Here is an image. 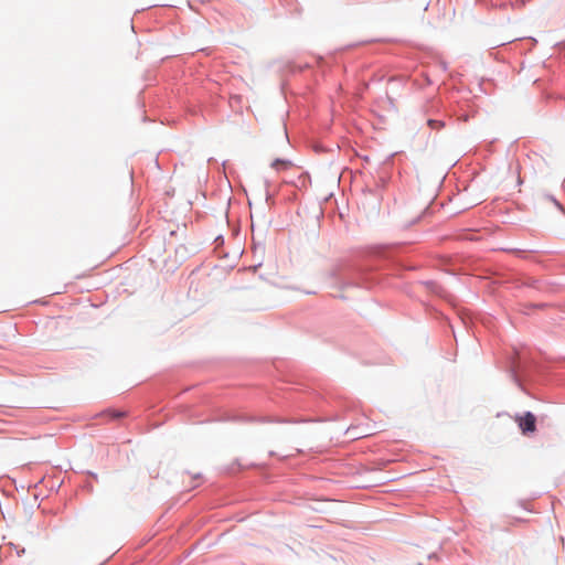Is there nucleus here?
<instances>
[{"label": "nucleus", "mask_w": 565, "mask_h": 565, "mask_svg": "<svg viewBox=\"0 0 565 565\" xmlns=\"http://www.w3.org/2000/svg\"><path fill=\"white\" fill-rule=\"evenodd\" d=\"M514 420L524 435L533 434L536 430V417L531 412L515 416Z\"/></svg>", "instance_id": "f257e3e1"}, {"label": "nucleus", "mask_w": 565, "mask_h": 565, "mask_svg": "<svg viewBox=\"0 0 565 565\" xmlns=\"http://www.w3.org/2000/svg\"><path fill=\"white\" fill-rule=\"evenodd\" d=\"M290 166L289 161L277 159L271 163V167L276 170H286Z\"/></svg>", "instance_id": "f03ea898"}, {"label": "nucleus", "mask_w": 565, "mask_h": 565, "mask_svg": "<svg viewBox=\"0 0 565 565\" xmlns=\"http://www.w3.org/2000/svg\"><path fill=\"white\" fill-rule=\"evenodd\" d=\"M427 124L431 129H435V130H440L445 127V122L441 120H437V119H429L427 121Z\"/></svg>", "instance_id": "7ed1b4c3"}, {"label": "nucleus", "mask_w": 565, "mask_h": 565, "mask_svg": "<svg viewBox=\"0 0 565 565\" xmlns=\"http://www.w3.org/2000/svg\"><path fill=\"white\" fill-rule=\"evenodd\" d=\"M111 415H113V417H114V418H118V417H120L122 414H121V413H115V412H113V413H111Z\"/></svg>", "instance_id": "20e7f679"}]
</instances>
